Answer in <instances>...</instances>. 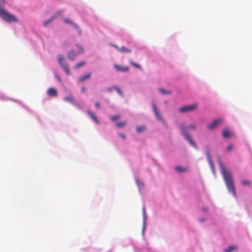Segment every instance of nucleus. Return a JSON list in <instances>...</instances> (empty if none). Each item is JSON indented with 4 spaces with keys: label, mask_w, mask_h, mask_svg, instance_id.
Returning a JSON list of instances; mask_svg holds the SVG:
<instances>
[{
    "label": "nucleus",
    "mask_w": 252,
    "mask_h": 252,
    "mask_svg": "<svg viewBox=\"0 0 252 252\" xmlns=\"http://www.w3.org/2000/svg\"><path fill=\"white\" fill-rule=\"evenodd\" d=\"M219 166L228 191L235 196V187L231 173L224 167L220 160H219Z\"/></svg>",
    "instance_id": "1"
},
{
    "label": "nucleus",
    "mask_w": 252,
    "mask_h": 252,
    "mask_svg": "<svg viewBox=\"0 0 252 252\" xmlns=\"http://www.w3.org/2000/svg\"><path fill=\"white\" fill-rule=\"evenodd\" d=\"M5 3V0H0V6L4 5ZM0 16L4 21L7 22H17V19L14 15L10 14L1 7H0Z\"/></svg>",
    "instance_id": "2"
},
{
    "label": "nucleus",
    "mask_w": 252,
    "mask_h": 252,
    "mask_svg": "<svg viewBox=\"0 0 252 252\" xmlns=\"http://www.w3.org/2000/svg\"><path fill=\"white\" fill-rule=\"evenodd\" d=\"M180 129L184 135L185 139L189 142V143L193 147L195 148H197V147L195 144V143L194 142V141L191 139L190 136L189 134V133L187 132V129L188 128H190L192 129H195L196 126L194 125H190L188 127L184 125L181 126Z\"/></svg>",
    "instance_id": "3"
},
{
    "label": "nucleus",
    "mask_w": 252,
    "mask_h": 252,
    "mask_svg": "<svg viewBox=\"0 0 252 252\" xmlns=\"http://www.w3.org/2000/svg\"><path fill=\"white\" fill-rule=\"evenodd\" d=\"M197 107V105L192 104L190 105L184 106L179 109V111L181 113H185L187 112H191L195 110Z\"/></svg>",
    "instance_id": "4"
},
{
    "label": "nucleus",
    "mask_w": 252,
    "mask_h": 252,
    "mask_svg": "<svg viewBox=\"0 0 252 252\" xmlns=\"http://www.w3.org/2000/svg\"><path fill=\"white\" fill-rule=\"evenodd\" d=\"M63 57L62 56H58V62L59 64L62 66V67L63 68V69L65 71L66 73L68 75L70 74V70L68 68V65L66 64H63Z\"/></svg>",
    "instance_id": "5"
},
{
    "label": "nucleus",
    "mask_w": 252,
    "mask_h": 252,
    "mask_svg": "<svg viewBox=\"0 0 252 252\" xmlns=\"http://www.w3.org/2000/svg\"><path fill=\"white\" fill-rule=\"evenodd\" d=\"M223 122V120L220 118L214 120L212 122L207 126V127L212 130L218 125L221 124Z\"/></svg>",
    "instance_id": "6"
},
{
    "label": "nucleus",
    "mask_w": 252,
    "mask_h": 252,
    "mask_svg": "<svg viewBox=\"0 0 252 252\" xmlns=\"http://www.w3.org/2000/svg\"><path fill=\"white\" fill-rule=\"evenodd\" d=\"M234 134L230 131L228 128H224L222 131V136L224 138H228L232 137Z\"/></svg>",
    "instance_id": "7"
},
{
    "label": "nucleus",
    "mask_w": 252,
    "mask_h": 252,
    "mask_svg": "<svg viewBox=\"0 0 252 252\" xmlns=\"http://www.w3.org/2000/svg\"><path fill=\"white\" fill-rule=\"evenodd\" d=\"M47 94L49 96H56L58 95V92L55 88H50L47 91Z\"/></svg>",
    "instance_id": "8"
},
{
    "label": "nucleus",
    "mask_w": 252,
    "mask_h": 252,
    "mask_svg": "<svg viewBox=\"0 0 252 252\" xmlns=\"http://www.w3.org/2000/svg\"><path fill=\"white\" fill-rule=\"evenodd\" d=\"M114 67L118 71L127 72L129 70V68L127 66H122L118 64H115Z\"/></svg>",
    "instance_id": "9"
},
{
    "label": "nucleus",
    "mask_w": 252,
    "mask_h": 252,
    "mask_svg": "<svg viewBox=\"0 0 252 252\" xmlns=\"http://www.w3.org/2000/svg\"><path fill=\"white\" fill-rule=\"evenodd\" d=\"M115 48L117 49V50L120 52L122 53H130L131 50L129 49L128 48H127L124 46L122 47L121 48H119L117 45L114 46Z\"/></svg>",
    "instance_id": "10"
},
{
    "label": "nucleus",
    "mask_w": 252,
    "mask_h": 252,
    "mask_svg": "<svg viewBox=\"0 0 252 252\" xmlns=\"http://www.w3.org/2000/svg\"><path fill=\"white\" fill-rule=\"evenodd\" d=\"M77 54L74 51H70L67 54V58L69 60L73 61L75 59Z\"/></svg>",
    "instance_id": "11"
},
{
    "label": "nucleus",
    "mask_w": 252,
    "mask_h": 252,
    "mask_svg": "<svg viewBox=\"0 0 252 252\" xmlns=\"http://www.w3.org/2000/svg\"><path fill=\"white\" fill-rule=\"evenodd\" d=\"M88 114L90 116V117L92 119V120L96 124H99V122L96 117L93 114V113L90 111L88 110L87 111Z\"/></svg>",
    "instance_id": "12"
},
{
    "label": "nucleus",
    "mask_w": 252,
    "mask_h": 252,
    "mask_svg": "<svg viewBox=\"0 0 252 252\" xmlns=\"http://www.w3.org/2000/svg\"><path fill=\"white\" fill-rule=\"evenodd\" d=\"M206 156H207V159H208V161L209 162V163L212 169H214V164H213V161L212 160V159H211V155H210V152L209 151H208L207 152H206Z\"/></svg>",
    "instance_id": "13"
},
{
    "label": "nucleus",
    "mask_w": 252,
    "mask_h": 252,
    "mask_svg": "<svg viewBox=\"0 0 252 252\" xmlns=\"http://www.w3.org/2000/svg\"><path fill=\"white\" fill-rule=\"evenodd\" d=\"M91 73H88L84 75V76L80 77V78L79 79V82H83L85 80L90 79L91 78Z\"/></svg>",
    "instance_id": "14"
},
{
    "label": "nucleus",
    "mask_w": 252,
    "mask_h": 252,
    "mask_svg": "<svg viewBox=\"0 0 252 252\" xmlns=\"http://www.w3.org/2000/svg\"><path fill=\"white\" fill-rule=\"evenodd\" d=\"M63 100L64 101L69 102L72 103V104H75V101H74V98H73V96L71 95H69L67 96L64 97L63 98Z\"/></svg>",
    "instance_id": "15"
},
{
    "label": "nucleus",
    "mask_w": 252,
    "mask_h": 252,
    "mask_svg": "<svg viewBox=\"0 0 252 252\" xmlns=\"http://www.w3.org/2000/svg\"><path fill=\"white\" fill-rule=\"evenodd\" d=\"M56 16H53L48 20L44 22L43 25L44 26H47L49 24H50L51 22H52L56 18Z\"/></svg>",
    "instance_id": "16"
},
{
    "label": "nucleus",
    "mask_w": 252,
    "mask_h": 252,
    "mask_svg": "<svg viewBox=\"0 0 252 252\" xmlns=\"http://www.w3.org/2000/svg\"><path fill=\"white\" fill-rule=\"evenodd\" d=\"M86 64V62L84 61H82L78 63H77L74 66V68H80L83 66H84Z\"/></svg>",
    "instance_id": "17"
},
{
    "label": "nucleus",
    "mask_w": 252,
    "mask_h": 252,
    "mask_svg": "<svg viewBox=\"0 0 252 252\" xmlns=\"http://www.w3.org/2000/svg\"><path fill=\"white\" fill-rule=\"evenodd\" d=\"M129 63L131 65H132L133 67H135V68H139V69H141V66L137 63H135L134 62H133V61H130L129 62Z\"/></svg>",
    "instance_id": "18"
},
{
    "label": "nucleus",
    "mask_w": 252,
    "mask_h": 252,
    "mask_svg": "<svg viewBox=\"0 0 252 252\" xmlns=\"http://www.w3.org/2000/svg\"><path fill=\"white\" fill-rule=\"evenodd\" d=\"M175 169L176 171L178 172H183L187 170V168H184L180 166H177L175 167Z\"/></svg>",
    "instance_id": "19"
},
{
    "label": "nucleus",
    "mask_w": 252,
    "mask_h": 252,
    "mask_svg": "<svg viewBox=\"0 0 252 252\" xmlns=\"http://www.w3.org/2000/svg\"><path fill=\"white\" fill-rule=\"evenodd\" d=\"M114 89L116 91L117 93L120 95H121V96H124L122 91L121 90V89L118 87H117V86L114 87Z\"/></svg>",
    "instance_id": "20"
},
{
    "label": "nucleus",
    "mask_w": 252,
    "mask_h": 252,
    "mask_svg": "<svg viewBox=\"0 0 252 252\" xmlns=\"http://www.w3.org/2000/svg\"><path fill=\"white\" fill-rule=\"evenodd\" d=\"M126 122H119L117 123L116 125L117 127H124L125 126H126Z\"/></svg>",
    "instance_id": "21"
},
{
    "label": "nucleus",
    "mask_w": 252,
    "mask_h": 252,
    "mask_svg": "<svg viewBox=\"0 0 252 252\" xmlns=\"http://www.w3.org/2000/svg\"><path fill=\"white\" fill-rule=\"evenodd\" d=\"M145 129V127L144 126H138L136 128V131L138 132H141L143 131Z\"/></svg>",
    "instance_id": "22"
},
{
    "label": "nucleus",
    "mask_w": 252,
    "mask_h": 252,
    "mask_svg": "<svg viewBox=\"0 0 252 252\" xmlns=\"http://www.w3.org/2000/svg\"><path fill=\"white\" fill-rule=\"evenodd\" d=\"M159 91L163 94H170L171 93L170 91H167L163 89H160Z\"/></svg>",
    "instance_id": "23"
},
{
    "label": "nucleus",
    "mask_w": 252,
    "mask_h": 252,
    "mask_svg": "<svg viewBox=\"0 0 252 252\" xmlns=\"http://www.w3.org/2000/svg\"><path fill=\"white\" fill-rule=\"evenodd\" d=\"M242 184L244 186H249L251 184L250 181L247 180H244L242 181Z\"/></svg>",
    "instance_id": "24"
},
{
    "label": "nucleus",
    "mask_w": 252,
    "mask_h": 252,
    "mask_svg": "<svg viewBox=\"0 0 252 252\" xmlns=\"http://www.w3.org/2000/svg\"><path fill=\"white\" fill-rule=\"evenodd\" d=\"M119 118H120L119 116H118V115H116V116H114L112 117L111 118V120L112 121H116V120H117L119 119Z\"/></svg>",
    "instance_id": "25"
},
{
    "label": "nucleus",
    "mask_w": 252,
    "mask_h": 252,
    "mask_svg": "<svg viewBox=\"0 0 252 252\" xmlns=\"http://www.w3.org/2000/svg\"><path fill=\"white\" fill-rule=\"evenodd\" d=\"M155 114L158 119L159 120H161V118H162L161 116L160 115V114L158 113V111H157V113L155 112Z\"/></svg>",
    "instance_id": "26"
},
{
    "label": "nucleus",
    "mask_w": 252,
    "mask_h": 252,
    "mask_svg": "<svg viewBox=\"0 0 252 252\" xmlns=\"http://www.w3.org/2000/svg\"><path fill=\"white\" fill-rule=\"evenodd\" d=\"M233 148V146L232 144H229L227 147V151L228 152H230Z\"/></svg>",
    "instance_id": "27"
},
{
    "label": "nucleus",
    "mask_w": 252,
    "mask_h": 252,
    "mask_svg": "<svg viewBox=\"0 0 252 252\" xmlns=\"http://www.w3.org/2000/svg\"><path fill=\"white\" fill-rule=\"evenodd\" d=\"M152 106H153V109L154 113L155 112L157 113V111H158V109H157V106H156V104L155 103H153L152 104Z\"/></svg>",
    "instance_id": "28"
},
{
    "label": "nucleus",
    "mask_w": 252,
    "mask_h": 252,
    "mask_svg": "<svg viewBox=\"0 0 252 252\" xmlns=\"http://www.w3.org/2000/svg\"><path fill=\"white\" fill-rule=\"evenodd\" d=\"M73 104L75 106H76L77 108H78L79 109H81L82 108L81 105L80 104H79V103H76L75 102V104Z\"/></svg>",
    "instance_id": "29"
},
{
    "label": "nucleus",
    "mask_w": 252,
    "mask_h": 252,
    "mask_svg": "<svg viewBox=\"0 0 252 252\" xmlns=\"http://www.w3.org/2000/svg\"><path fill=\"white\" fill-rule=\"evenodd\" d=\"M64 22L65 23H69V24H71V21L69 19H65L64 20Z\"/></svg>",
    "instance_id": "30"
},
{
    "label": "nucleus",
    "mask_w": 252,
    "mask_h": 252,
    "mask_svg": "<svg viewBox=\"0 0 252 252\" xmlns=\"http://www.w3.org/2000/svg\"><path fill=\"white\" fill-rule=\"evenodd\" d=\"M229 249H230L232 251L234 250H236L237 249V247L234 246H230L228 247Z\"/></svg>",
    "instance_id": "31"
},
{
    "label": "nucleus",
    "mask_w": 252,
    "mask_h": 252,
    "mask_svg": "<svg viewBox=\"0 0 252 252\" xmlns=\"http://www.w3.org/2000/svg\"><path fill=\"white\" fill-rule=\"evenodd\" d=\"M119 135L120 136H121L122 138H123L124 139H125L126 137V136L124 134H122V133H120L119 134Z\"/></svg>",
    "instance_id": "32"
},
{
    "label": "nucleus",
    "mask_w": 252,
    "mask_h": 252,
    "mask_svg": "<svg viewBox=\"0 0 252 252\" xmlns=\"http://www.w3.org/2000/svg\"><path fill=\"white\" fill-rule=\"evenodd\" d=\"M142 212H143V216H145V214H146V209L144 207H143Z\"/></svg>",
    "instance_id": "33"
},
{
    "label": "nucleus",
    "mask_w": 252,
    "mask_h": 252,
    "mask_svg": "<svg viewBox=\"0 0 252 252\" xmlns=\"http://www.w3.org/2000/svg\"><path fill=\"white\" fill-rule=\"evenodd\" d=\"M113 89H114V87H111V88H108V89H107V90L108 92H111V91H112Z\"/></svg>",
    "instance_id": "34"
},
{
    "label": "nucleus",
    "mask_w": 252,
    "mask_h": 252,
    "mask_svg": "<svg viewBox=\"0 0 252 252\" xmlns=\"http://www.w3.org/2000/svg\"><path fill=\"white\" fill-rule=\"evenodd\" d=\"M95 105L96 108H98L99 107V106H100L99 103L98 102H96L95 104Z\"/></svg>",
    "instance_id": "35"
},
{
    "label": "nucleus",
    "mask_w": 252,
    "mask_h": 252,
    "mask_svg": "<svg viewBox=\"0 0 252 252\" xmlns=\"http://www.w3.org/2000/svg\"><path fill=\"white\" fill-rule=\"evenodd\" d=\"M232 250L229 248L225 250V252H231Z\"/></svg>",
    "instance_id": "36"
},
{
    "label": "nucleus",
    "mask_w": 252,
    "mask_h": 252,
    "mask_svg": "<svg viewBox=\"0 0 252 252\" xmlns=\"http://www.w3.org/2000/svg\"><path fill=\"white\" fill-rule=\"evenodd\" d=\"M79 53H81L83 52V48L81 47H79Z\"/></svg>",
    "instance_id": "37"
},
{
    "label": "nucleus",
    "mask_w": 252,
    "mask_h": 252,
    "mask_svg": "<svg viewBox=\"0 0 252 252\" xmlns=\"http://www.w3.org/2000/svg\"><path fill=\"white\" fill-rule=\"evenodd\" d=\"M85 90H86V88L85 87H83L82 88V89H81L82 92H85Z\"/></svg>",
    "instance_id": "38"
},
{
    "label": "nucleus",
    "mask_w": 252,
    "mask_h": 252,
    "mask_svg": "<svg viewBox=\"0 0 252 252\" xmlns=\"http://www.w3.org/2000/svg\"><path fill=\"white\" fill-rule=\"evenodd\" d=\"M200 221L201 222H203V221H204V219H200Z\"/></svg>",
    "instance_id": "39"
}]
</instances>
